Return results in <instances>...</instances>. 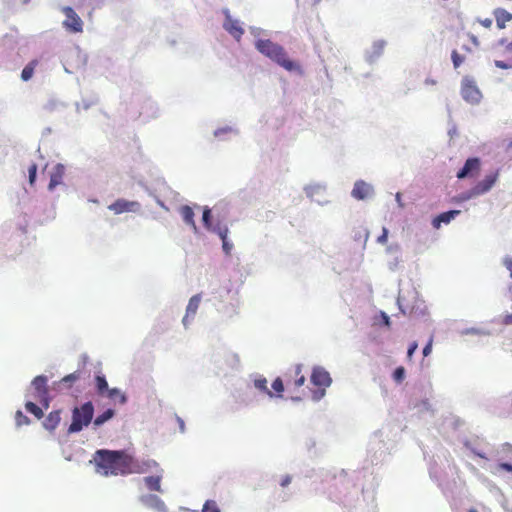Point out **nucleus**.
I'll return each instance as SVG.
<instances>
[{"label":"nucleus","mask_w":512,"mask_h":512,"mask_svg":"<svg viewBox=\"0 0 512 512\" xmlns=\"http://www.w3.org/2000/svg\"><path fill=\"white\" fill-rule=\"evenodd\" d=\"M460 93H462L463 99L471 104L479 103L482 98V94L477 87V84L469 78H464Z\"/></svg>","instance_id":"8"},{"label":"nucleus","mask_w":512,"mask_h":512,"mask_svg":"<svg viewBox=\"0 0 512 512\" xmlns=\"http://www.w3.org/2000/svg\"><path fill=\"white\" fill-rule=\"evenodd\" d=\"M144 465H146L148 467H151V466L157 467L158 466V464H157V462L155 460H152L150 462H146V463H144Z\"/></svg>","instance_id":"46"},{"label":"nucleus","mask_w":512,"mask_h":512,"mask_svg":"<svg viewBox=\"0 0 512 512\" xmlns=\"http://www.w3.org/2000/svg\"><path fill=\"white\" fill-rule=\"evenodd\" d=\"M459 213H460L459 210H449V211L440 213L433 220L434 228L439 229L440 225L442 223L449 224Z\"/></svg>","instance_id":"17"},{"label":"nucleus","mask_w":512,"mask_h":512,"mask_svg":"<svg viewBox=\"0 0 512 512\" xmlns=\"http://www.w3.org/2000/svg\"><path fill=\"white\" fill-rule=\"evenodd\" d=\"M494 17L496 18L497 28L504 29L505 24L512 20V14L503 8L494 10Z\"/></svg>","instance_id":"19"},{"label":"nucleus","mask_w":512,"mask_h":512,"mask_svg":"<svg viewBox=\"0 0 512 512\" xmlns=\"http://www.w3.org/2000/svg\"><path fill=\"white\" fill-rule=\"evenodd\" d=\"M94 461L97 473L105 476L140 474L146 471L122 450H97Z\"/></svg>","instance_id":"1"},{"label":"nucleus","mask_w":512,"mask_h":512,"mask_svg":"<svg viewBox=\"0 0 512 512\" xmlns=\"http://www.w3.org/2000/svg\"><path fill=\"white\" fill-rule=\"evenodd\" d=\"M95 385L96 390L99 395H105V393L109 390L108 382L105 377L103 376H96L95 377Z\"/></svg>","instance_id":"25"},{"label":"nucleus","mask_w":512,"mask_h":512,"mask_svg":"<svg viewBox=\"0 0 512 512\" xmlns=\"http://www.w3.org/2000/svg\"><path fill=\"white\" fill-rule=\"evenodd\" d=\"M37 165L33 163L28 167V183L34 185L36 181Z\"/></svg>","instance_id":"35"},{"label":"nucleus","mask_w":512,"mask_h":512,"mask_svg":"<svg viewBox=\"0 0 512 512\" xmlns=\"http://www.w3.org/2000/svg\"><path fill=\"white\" fill-rule=\"evenodd\" d=\"M160 481H161V475L144 477V483L146 485V488L153 490V491H158V492L161 491Z\"/></svg>","instance_id":"22"},{"label":"nucleus","mask_w":512,"mask_h":512,"mask_svg":"<svg viewBox=\"0 0 512 512\" xmlns=\"http://www.w3.org/2000/svg\"><path fill=\"white\" fill-rule=\"evenodd\" d=\"M36 66L37 60H32L29 64H27L21 72V79L25 82L29 81L33 77Z\"/></svg>","instance_id":"23"},{"label":"nucleus","mask_w":512,"mask_h":512,"mask_svg":"<svg viewBox=\"0 0 512 512\" xmlns=\"http://www.w3.org/2000/svg\"><path fill=\"white\" fill-rule=\"evenodd\" d=\"M109 211L114 214H122L124 212H136L140 210L138 201H129L124 198L116 199L108 206Z\"/></svg>","instance_id":"10"},{"label":"nucleus","mask_w":512,"mask_h":512,"mask_svg":"<svg viewBox=\"0 0 512 512\" xmlns=\"http://www.w3.org/2000/svg\"><path fill=\"white\" fill-rule=\"evenodd\" d=\"M213 233L217 234L220 239L228 238L229 228L226 224L217 223L211 226L209 229Z\"/></svg>","instance_id":"24"},{"label":"nucleus","mask_w":512,"mask_h":512,"mask_svg":"<svg viewBox=\"0 0 512 512\" xmlns=\"http://www.w3.org/2000/svg\"><path fill=\"white\" fill-rule=\"evenodd\" d=\"M504 264H506V267L510 271V275L512 277V259L506 260V263Z\"/></svg>","instance_id":"45"},{"label":"nucleus","mask_w":512,"mask_h":512,"mask_svg":"<svg viewBox=\"0 0 512 512\" xmlns=\"http://www.w3.org/2000/svg\"><path fill=\"white\" fill-rule=\"evenodd\" d=\"M471 40H472L474 45H477V38L476 37L471 36Z\"/></svg>","instance_id":"52"},{"label":"nucleus","mask_w":512,"mask_h":512,"mask_svg":"<svg viewBox=\"0 0 512 512\" xmlns=\"http://www.w3.org/2000/svg\"><path fill=\"white\" fill-rule=\"evenodd\" d=\"M451 58L455 69H457L465 59L464 56H460L456 50H453Z\"/></svg>","instance_id":"36"},{"label":"nucleus","mask_w":512,"mask_h":512,"mask_svg":"<svg viewBox=\"0 0 512 512\" xmlns=\"http://www.w3.org/2000/svg\"><path fill=\"white\" fill-rule=\"evenodd\" d=\"M201 302V295L195 294L190 297L188 301V305L186 307V313L183 318V324L185 327H187L189 323V319H193L197 313V310L199 309V305Z\"/></svg>","instance_id":"14"},{"label":"nucleus","mask_w":512,"mask_h":512,"mask_svg":"<svg viewBox=\"0 0 512 512\" xmlns=\"http://www.w3.org/2000/svg\"><path fill=\"white\" fill-rule=\"evenodd\" d=\"M180 213L185 224L191 226L193 230L197 231V225L195 223V220L193 219L195 217V213L193 212L191 207L187 205L182 206L180 209Z\"/></svg>","instance_id":"20"},{"label":"nucleus","mask_w":512,"mask_h":512,"mask_svg":"<svg viewBox=\"0 0 512 512\" xmlns=\"http://www.w3.org/2000/svg\"><path fill=\"white\" fill-rule=\"evenodd\" d=\"M105 395H107L110 399L114 400L116 397L120 399V403L121 404H125L126 402V397L123 393H121L119 390L117 389H109Z\"/></svg>","instance_id":"29"},{"label":"nucleus","mask_w":512,"mask_h":512,"mask_svg":"<svg viewBox=\"0 0 512 512\" xmlns=\"http://www.w3.org/2000/svg\"><path fill=\"white\" fill-rule=\"evenodd\" d=\"M141 502L145 504L146 506L155 508L159 512H166V505L165 502L162 501L158 496L156 495H145L141 497Z\"/></svg>","instance_id":"16"},{"label":"nucleus","mask_w":512,"mask_h":512,"mask_svg":"<svg viewBox=\"0 0 512 512\" xmlns=\"http://www.w3.org/2000/svg\"><path fill=\"white\" fill-rule=\"evenodd\" d=\"M202 222L206 229H211L213 224L211 222V210L209 208L203 210Z\"/></svg>","instance_id":"33"},{"label":"nucleus","mask_w":512,"mask_h":512,"mask_svg":"<svg viewBox=\"0 0 512 512\" xmlns=\"http://www.w3.org/2000/svg\"><path fill=\"white\" fill-rule=\"evenodd\" d=\"M396 200L399 203V206L403 207V204L400 202V194L399 193L396 194Z\"/></svg>","instance_id":"50"},{"label":"nucleus","mask_w":512,"mask_h":512,"mask_svg":"<svg viewBox=\"0 0 512 512\" xmlns=\"http://www.w3.org/2000/svg\"><path fill=\"white\" fill-rule=\"evenodd\" d=\"M497 179L498 172L490 173L481 182H479L478 184L471 188V190L469 191L468 198L477 197L485 194L491 189V187L494 186V184L497 182Z\"/></svg>","instance_id":"9"},{"label":"nucleus","mask_w":512,"mask_h":512,"mask_svg":"<svg viewBox=\"0 0 512 512\" xmlns=\"http://www.w3.org/2000/svg\"><path fill=\"white\" fill-rule=\"evenodd\" d=\"M62 12L66 19L63 22L65 29L72 33H79L83 31V22L75 10L69 6L63 7Z\"/></svg>","instance_id":"7"},{"label":"nucleus","mask_w":512,"mask_h":512,"mask_svg":"<svg viewBox=\"0 0 512 512\" xmlns=\"http://www.w3.org/2000/svg\"><path fill=\"white\" fill-rule=\"evenodd\" d=\"M405 374H406L405 368H404L403 366H398V367L394 370V373H393V379H394L397 383H400V382H402V381L405 379Z\"/></svg>","instance_id":"34"},{"label":"nucleus","mask_w":512,"mask_h":512,"mask_svg":"<svg viewBox=\"0 0 512 512\" xmlns=\"http://www.w3.org/2000/svg\"><path fill=\"white\" fill-rule=\"evenodd\" d=\"M256 48L262 55L273 60L286 71L300 70V65L288 57L284 47L279 44H275L273 41L258 40L256 42Z\"/></svg>","instance_id":"2"},{"label":"nucleus","mask_w":512,"mask_h":512,"mask_svg":"<svg viewBox=\"0 0 512 512\" xmlns=\"http://www.w3.org/2000/svg\"><path fill=\"white\" fill-rule=\"evenodd\" d=\"M202 512H220V509L214 500H208L204 502Z\"/></svg>","instance_id":"31"},{"label":"nucleus","mask_w":512,"mask_h":512,"mask_svg":"<svg viewBox=\"0 0 512 512\" xmlns=\"http://www.w3.org/2000/svg\"><path fill=\"white\" fill-rule=\"evenodd\" d=\"M94 416V406L92 402H86L72 410L71 423L68 427V433H78L84 427L89 425Z\"/></svg>","instance_id":"3"},{"label":"nucleus","mask_w":512,"mask_h":512,"mask_svg":"<svg viewBox=\"0 0 512 512\" xmlns=\"http://www.w3.org/2000/svg\"><path fill=\"white\" fill-rule=\"evenodd\" d=\"M481 169L480 159L477 157L468 158L463 169L457 172L456 177L458 179H464L467 177H474L479 173Z\"/></svg>","instance_id":"11"},{"label":"nucleus","mask_w":512,"mask_h":512,"mask_svg":"<svg viewBox=\"0 0 512 512\" xmlns=\"http://www.w3.org/2000/svg\"><path fill=\"white\" fill-rule=\"evenodd\" d=\"M372 194L373 187L364 181L355 182L351 191V196L359 200H363Z\"/></svg>","instance_id":"13"},{"label":"nucleus","mask_w":512,"mask_h":512,"mask_svg":"<svg viewBox=\"0 0 512 512\" xmlns=\"http://www.w3.org/2000/svg\"><path fill=\"white\" fill-rule=\"evenodd\" d=\"M383 319H384V323H385L386 325H390V319H389V317H388V316L383 315Z\"/></svg>","instance_id":"48"},{"label":"nucleus","mask_w":512,"mask_h":512,"mask_svg":"<svg viewBox=\"0 0 512 512\" xmlns=\"http://www.w3.org/2000/svg\"><path fill=\"white\" fill-rule=\"evenodd\" d=\"M233 244L228 240V238L222 239V250L229 255L232 251Z\"/></svg>","instance_id":"38"},{"label":"nucleus","mask_w":512,"mask_h":512,"mask_svg":"<svg viewBox=\"0 0 512 512\" xmlns=\"http://www.w3.org/2000/svg\"><path fill=\"white\" fill-rule=\"evenodd\" d=\"M415 351H417V342H412L407 351V357L409 361L411 360L412 355Z\"/></svg>","instance_id":"39"},{"label":"nucleus","mask_w":512,"mask_h":512,"mask_svg":"<svg viewBox=\"0 0 512 512\" xmlns=\"http://www.w3.org/2000/svg\"><path fill=\"white\" fill-rule=\"evenodd\" d=\"M25 409L28 413L33 414L36 417V419H40L43 417L42 408L32 401H28L25 403Z\"/></svg>","instance_id":"26"},{"label":"nucleus","mask_w":512,"mask_h":512,"mask_svg":"<svg viewBox=\"0 0 512 512\" xmlns=\"http://www.w3.org/2000/svg\"><path fill=\"white\" fill-rule=\"evenodd\" d=\"M113 416L114 410L109 408L96 417V419L94 420V425L98 427L105 423L106 421L112 419Z\"/></svg>","instance_id":"28"},{"label":"nucleus","mask_w":512,"mask_h":512,"mask_svg":"<svg viewBox=\"0 0 512 512\" xmlns=\"http://www.w3.org/2000/svg\"><path fill=\"white\" fill-rule=\"evenodd\" d=\"M310 381L320 388L321 390L319 392H314L313 399L315 401H318L321 399V397L324 395L325 388L329 387L332 383V378L327 370H325L322 367H315L312 373V376H310Z\"/></svg>","instance_id":"5"},{"label":"nucleus","mask_w":512,"mask_h":512,"mask_svg":"<svg viewBox=\"0 0 512 512\" xmlns=\"http://www.w3.org/2000/svg\"><path fill=\"white\" fill-rule=\"evenodd\" d=\"M80 377H81L80 371L71 373V374L65 376L64 378H62L60 380V382H58V386H62L66 389H69L72 387L73 383H75L76 381H78L80 379Z\"/></svg>","instance_id":"21"},{"label":"nucleus","mask_w":512,"mask_h":512,"mask_svg":"<svg viewBox=\"0 0 512 512\" xmlns=\"http://www.w3.org/2000/svg\"><path fill=\"white\" fill-rule=\"evenodd\" d=\"M504 468L507 469L508 471H511L512 470V465L504 464Z\"/></svg>","instance_id":"51"},{"label":"nucleus","mask_w":512,"mask_h":512,"mask_svg":"<svg viewBox=\"0 0 512 512\" xmlns=\"http://www.w3.org/2000/svg\"><path fill=\"white\" fill-rule=\"evenodd\" d=\"M290 483H291V476L290 475H285L282 478V481H280V486L287 487Z\"/></svg>","instance_id":"43"},{"label":"nucleus","mask_w":512,"mask_h":512,"mask_svg":"<svg viewBox=\"0 0 512 512\" xmlns=\"http://www.w3.org/2000/svg\"><path fill=\"white\" fill-rule=\"evenodd\" d=\"M225 21H224V29L229 32V34L235 39L240 40L242 35L244 34V30L241 27L238 20L233 19L228 10L224 11Z\"/></svg>","instance_id":"12"},{"label":"nucleus","mask_w":512,"mask_h":512,"mask_svg":"<svg viewBox=\"0 0 512 512\" xmlns=\"http://www.w3.org/2000/svg\"><path fill=\"white\" fill-rule=\"evenodd\" d=\"M64 175H65L64 165L56 164L50 174V182L48 185V189L50 191H52L56 186H59L60 184H62Z\"/></svg>","instance_id":"15"},{"label":"nucleus","mask_w":512,"mask_h":512,"mask_svg":"<svg viewBox=\"0 0 512 512\" xmlns=\"http://www.w3.org/2000/svg\"><path fill=\"white\" fill-rule=\"evenodd\" d=\"M480 23L484 28L490 29V27L493 25V20L490 18H485L483 20H480Z\"/></svg>","instance_id":"41"},{"label":"nucleus","mask_w":512,"mask_h":512,"mask_svg":"<svg viewBox=\"0 0 512 512\" xmlns=\"http://www.w3.org/2000/svg\"><path fill=\"white\" fill-rule=\"evenodd\" d=\"M506 50L508 53L512 54V41L507 45Z\"/></svg>","instance_id":"47"},{"label":"nucleus","mask_w":512,"mask_h":512,"mask_svg":"<svg viewBox=\"0 0 512 512\" xmlns=\"http://www.w3.org/2000/svg\"><path fill=\"white\" fill-rule=\"evenodd\" d=\"M387 239V230L383 228L382 235L378 238V241L381 243H385Z\"/></svg>","instance_id":"44"},{"label":"nucleus","mask_w":512,"mask_h":512,"mask_svg":"<svg viewBox=\"0 0 512 512\" xmlns=\"http://www.w3.org/2000/svg\"><path fill=\"white\" fill-rule=\"evenodd\" d=\"M48 379L45 376H37L32 381L33 398L43 408L47 409L50 403Z\"/></svg>","instance_id":"4"},{"label":"nucleus","mask_w":512,"mask_h":512,"mask_svg":"<svg viewBox=\"0 0 512 512\" xmlns=\"http://www.w3.org/2000/svg\"><path fill=\"white\" fill-rule=\"evenodd\" d=\"M15 420L17 426L29 425L31 423V420H29V418L20 410L16 412Z\"/></svg>","instance_id":"32"},{"label":"nucleus","mask_w":512,"mask_h":512,"mask_svg":"<svg viewBox=\"0 0 512 512\" xmlns=\"http://www.w3.org/2000/svg\"><path fill=\"white\" fill-rule=\"evenodd\" d=\"M469 512H477L475 509H470Z\"/></svg>","instance_id":"53"},{"label":"nucleus","mask_w":512,"mask_h":512,"mask_svg":"<svg viewBox=\"0 0 512 512\" xmlns=\"http://www.w3.org/2000/svg\"><path fill=\"white\" fill-rule=\"evenodd\" d=\"M83 3H84V0H77V1L75 2L76 6H77L78 8H79V7H81V6L83 5Z\"/></svg>","instance_id":"49"},{"label":"nucleus","mask_w":512,"mask_h":512,"mask_svg":"<svg viewBox=\"0 0 512 512\" xmlns=\"http://www.w3.org/2000/svg\"><path fill=\"white\" fill-rule=\"evenodd\" d=\"M254 386L257 390H260L262 393H266L270 397H273L274 394L269 388L267 387V381L266 378H256L254 380Z\"/></svg>","instance_id":"27"},{"label":"nucleus","mask_w":512,"mask_h":512,"mask_svg":"<svg viewBox=\"0 0 512 512\" xmlns=\"http://www.w3.org/2000/svg\"><path fill=\"white\" fill-rule=\"evenodd\" d=\"M303 365L295 364L285 374L286 385L288 390H296L305 384V376L302 372Z\"/></svg>","instance_id":"6"},{"label":"nucleus","mask_w":512,"mask_h":512,"mask_svg":"<svg viewBox=\"0 0 512 512\" xmlns=\"http://www.w3.org/2000/svg\"><path fill=\"white\" fill-rule=\"evenodd\" d=\"M432 346H433V340H432V339H430V340L428 341V343L426 344V346L424 347V349H423V355H424L425 357H426V356H428V355L430 354V352H431V347H432Z\"/></svg>","instance_id":"40"},{"label":"nucleus","mask_w":512,"mask_h":512,"mask_svg":"<svg viewBox=\"0 0 512 512\" xmlns=\"http://www.w3.org/2000/svg\"><path fill=\"white\" fill-rule=\"evenodd\" d=\"M495 65L497 68L502 69V70L512 69V58L508 62L502 61V60H496Z\"/></svg>","instance_id":"37"},{"label":"nucleus","mask_w":512,"mask_h":512,"mask_svg":"<svg viewBox=\"0 0 512 512\" xmlns=\"http://www.w3.org/2000/svg\"><path fill=\"white\" fill-rule=\"evenodd\" d=\"M60 421H61V411L54 410L48 414V416L45 418L44 422H42V425H44V427L48 431L52 432L56 429V427L59 426Z\"/></svg>","instance_id":"18"},{"label":"nucleus","mask_w":512,"mask_h":512,"mask_svg":"<svg viewBox=\"0 0 512 512\" xmlns=\"http://www.w3.org/2000/svg\"><path fill=\"white\" fill-rule=\"evenodd\" d=\"M501 323L503 325H512V314H506L502 317Z\"/></svg>","instance_id":"42"},{"label":"nucleus","mask_w":512,"mask_h":512,"mask_svg":"<svg viewBox=\"0 0 512 512\" xmlns=\"http://www.w3.org/2000/svg\"><path fill=\"white\" fill-rule=\"evenodd\" d=\"M272 389L277 393L278 397H281V394L285 390L283 379H281V378L274 379V381L272 383Z\"/></svg>","instance_id":"30"}]
</instances>
